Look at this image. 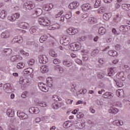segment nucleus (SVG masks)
<instances>
[{
  "instance_id": "obj_23",
  "label": "nucleus",
  "mask_w": 130,
  "mask_h": 130,
  "mask_svg": "<svg viewBox=\"0 0 130 130\" xmlns=\"http://www.w3.org/2000/svg\"><path fill=\"white\" fill-rule=\"evenodd\" d=\"M55 71H59L60 74H62L63 73V68L59 65H57L54 67Z\"/></svg>"
},
{
  "instance_id": "obj_20",
  "label": "nucleus",
  "mask_w": 130,
  "mask_h": 130,
  "mask_svg": "<svg viewBox=\"0 0 130 130\" xmlns=\"http://www.w3.org/2000/svg\"><path fill=\"white\" fill-rule=\"evenodd\" d=\"M33 69L32 68H27L24 70L23 73L25 75H31L33 73Z\"/></svg>"
},
{
  "instance_id": "obj_49",
  "label": "nucleus",
  "mask_w": 130,
  "mask_h": 130,
  "mask_svg": "<svg viewBox=\"0 0 130 130\" xmlns=\"http://www.w3.org/2000/svg\"><path fill=\"white\" fill-rule=\"evenodd\" d=\"M39 105L41 106V107H46V106H47L45 102H39Z\"/></svg>"
},
{
  "instance_id": "obj_7",
  "label": "nucleus",
  "mask_w": 130,
  "mask_h": 130,
  "mask_svg": "<svg viewBox=\"0 0 130 130\" xmlns=\"http://www.w3.org/2000/svg\"><path fill=\"white\" fill-rule=\"evenodd\" d=\"M29 79L25 76H20L19 79V83L23 85H27L29 84Z\"/></svg>"
},
{
  "instance_id": "obj_24",
  "label": "nucleus",
  "mask_w": 130,
  "mask_h": 130,
  "mask_svg": "<svg viewBox=\"0 0 130 130\" xmlns=\"http://www.w3.org/2000/svg\"><path fill=\"white\" fill-rule=\"evenodd\" d=\"M47 38H48V37H47V35H46L42 36L39 39L40 42H41V43H43L44 41L47 40Z\"/></svg>"
},
{
  "instance_id": "obj_33",
  "label": "nucleus",
  "mask_w": 130,
  "mask_h": 130,
  "mask_svg": "<svg viewBox=\"0 0 130 130\" xmlns=\"http://www.w3.org/2000/svg\"><path fill=\"white\" fill-rule=\"evenodd\" d=\"M114 73V68H110L109 70V72L108 75L109 77H112L113 76Z\"/></svg>"
},
{
  "instance_id": "obj_11",
  "label": "nucleus",
  "mask_w": 130,
  "mask_h": 130,
  "mask_svg": "<svg viewBox=\"0 0 130 130\" xmlns=\"http://www.w3.org/2000/svg\"><path fill=\"white\" fill-rule=\"evenodd\" d=\"M11 61L13 62L19 61V60H22L23 57L20 55L13 56L11 57Z\"/></svg>"
},
{
  "instance_id": "obj_35",
  "label": "nucleus",
  "mask_w": 130,
  "mask_h": 130,
  "mask_svg": "<svg viewBox=\"0 0 130 130\" xmlns=\"http://www.w3.org/2000/svg\"><path fill=\"white\" fill-rule=\"evenodd\" d=\"M105 12H106V9L104 7H101L98 10L99 14H103V13H105Z\"/></svg>"
},
{
  "instance_id": "obj_32",
  "label": "nucleus",
  "mask_w": 130,
  "mask_h": 130,
  "mask_svg": "<svg viewBox=\"0 0 130 130\" xmlns=\"http://www.w3.org/2000/svg\"><path fill=\"white\" fill-rule=\"evenodd\" d=\"M7 16V12L6 10H3L2 12L0 13V18L1 19H5Z\"/></svg>"
},
{
  "instance_id": "obj_39",
  "label": "nucleus",
  "mask_w": 130,
  "mask_h": 130,
  "mask_svg": "<svg viewBox=\"0 0 130 130\" xmlns=\"http://www.w3.org/2000/svg\"><path fill=\"white\" fill-rule=\"evenodd\" d=\"M24 67H25V64L22 62H19L17 66V69H23Z\"/></svg>"
},
{
  "instance_id": "obj_13",
  "label": "nucleus",
  "mask_w": 130,
  "mask_h": 130,
  "mask_svg": "<svg viewBox=\"0 0 130 130\" xmlns=\"http://www.w3.org/2000/svg\"><path fill=\"white\" fill-rule=\"evenodd\" d=\"M29 111L30 113H31L32 114H33L34 113L35 114H37L39 113V109L37 107H32L29 109Z\"/></svg>"
},
{
  "instance_id": "obj_59",
  "label": "nucleus",
  "mask_w": 130,
  "mask_h": 130,
  "mask_svg": "<svg viewBox=\"0 0 130 130\" xmlns=\"http://www.w3.org/2000/svg\"><path fill=\"white\" fill-rule=\"evenodd\" d=\"M116 50H120L121 49V45L118 44L115 46Z\"/></svg>"
},
{
  "instance_id": "obj_38",
  "label": "nucleus",
  "mask_w": 130,
  "mask_h": 130,
  "mask_svg": "<svg viewBox=\"0 0 130 130\" xmlns=\"http://www.w3.org/2000/svg\"><path fill=\"white\" fill-rule=\"evenodd\" d=\"M99 53V50L98 49H96L92 51L91 53V55L94 57L95 55H97Z\"/></svg>"
},
{
  "instance_id": "obj_41",
  "label": "nucleus",
  "mask_w": 130,
  "mask_h": 130,
  "mask_svg": "<svg viewBox=\"0 0 130 130\" xmlns=\"http://www.w3.org/2000/svg\"><path fill=\"white\" fill-rule=\"evenodd\" d=\"M109 15L110 14L108 13H105L103 16V18L104 19V20H105L106 21L109 20V18H110Z\"/></svg>"
},
{
  "instance_id": "obj_6",
  "label": "nucleus",
  "mask_w": 130,
  "mask_h": 130,
  "mask_svg": "<svg viewBox=\"0 0 130 130\" xmlns=\"http://www.w3.org/2000/svg\"><path fill=\"white\" fill-rule=\"evenodd\" d=\"M23 8L25 10L31 11V10H33L35 8V5L34 3H26L24 4Z\"/></svg>"
},
{
  "instance_id": "obj_53",
  "label": "nucleus",
  "mask_w": 130,
  "mask_h": 130,
  "mask_svg": "<svg viewBox=\"0 0 130 130\" xmlns=\"http://www.w3.org/2000/svg\"><path fill=\"white\" fill-rule=\"evenodd\" d=\"M98 77L99 79H103V78H104V74L99 73L98 74Z\"/></svg>"
},
{
  "instance_id": "obj_26",
  "label": "nucleus",
  "mask_w": 130,
  "mask_h": 130,
  "mask_svg": "<svg viewBox=\"0 0 130 130\" xmlns=\"http://www.w3.org/2000/svg\"><path fill=\"white\" fill-rule=\"evenodd\" d=\"M99 33L101 35H104L106 33V29L104 27H100L99 29Z\"/></svg>"
},
{
  "instance_id": "obj_14",
  "label": "nucleus",
  "mask_w": 130,
  "mask_h": 130,
  "mask_svg": "<svg viewBox=\"0 0 130 130\" xmlns=\"http://www.w3.org/2000/svg\"><path fill=\"white\" fill-rule=\"evenodd\" d=\"M63 43L65 46L67 45H69L70 43H71V39L68 37L63 36Z\"/></svg>"
},
{
  "instance_id": "obj_36",
  "label": "nucleus",
  "mask_w": 130,
  "mask_h": 130,
  "mask_svg": "<svg viewBox=\"0 0 130 130\" xmlns=\"http://www.w3.org/2000/svg\"><path fill=\"white\" fill-rule=\"evenodd\" d=\"M35 63V60L34 59H30L28 61H27V64L29 67H31Z\"/></svg>"
},
{
  "instance_id": "obj_50",
  "label": "nucleus",
  "mask_w": 130,
  "mask_h": 130,
  "mask_svg": "<svg viewBox=\"0 0 130 130\" xmlns=\"http://www.w3.org/2000/svg\"><path fill=\"white\" fill-rule=\"evenodd\" d=\"M39 87L40 90L42 91V92H47V89H46V88L44 87V86H41L39 85Z\"/></svg>"
},
{
  "instance_id": "obj_8",
  "label": "nucleus",
  "mask_w": 130,
  "mask_h": 130,
  "mask_svg": "<svg viewBox=\"0 0 130 130\" xmlns=\"http://www.w3.org/2000/svg\"><path fill=\"white\" fill-rule=\"evenodd\" d=\"M80 30L79 29L75 28H70L67 30V32L70 35H75V34H77V33H79Z\"/></svg>"
},
{
  "instance_id": "obj_1",
  "label": "nucleus",
  "mask_w": 130,
  "mask_h": 130,
  "mask_svg": "<svg viewBox=\"0 0 130 130\" xmlns=\"http://www.w3.org/2000/svg\"><path fill=\"white\" fill-rule=\"evenodd\" d=\"M38 22L40 25H42L43 26H49L50 25V21L49 20H45V17L44 15L39 16Z\"/></svg>"
},
{
  "instance_id": "obj_63",
  "label": "nucleus",
  "mask_w": 130,
  "mask_h": 130,
  "mask_svg": "<svg viewBox=\"0 0 130 130\" xmlns=\"http://www.w3.org/2000/svg\"><path fill=\"white\" fill-rule=\"evenodd\" d=\"M116 106H118V107H122V105L120 102H117L116 104Z\"/></svg>"
},
{
  "instance_id": "obj_12",
  "label": "nucleus",
  "mask_w": 130,
  "mask_h": 130,
  "mask_svg": "<svg viewBox=\"0 0 130 130\" xmlns=\"http://www.w3.org/2000/svg\"><path fill=\"white\" fill-rule=\"evenodd\" d=\"M102 97L106 99H111L113 97V94L110 92H106L102 95Z\"/></svg>"
},
{
  "instance_id": "obj_43",
  "label": "nucleus",
  "mask_w": 130,
  "mask_h": 130,
  "mask_svg": "<svg viewBox=\"0 0 130 130\" xmlns=\"http://www.w3.org/2000/svg\"><path fill=\"white\" fill-rule=\"evenodd\" d=\"M37 31V29L36 28L34 27H32L31 28L29 29V32L30 34H33L34 35H35V32Z\"/></svg>"
},
{
  "instance_id": "obj_52",
  "label": "nucleus",
  "mask_w": 130,
  "mask_h": 130,
  "mask_svg": "<svg viewBox=\"0 0 130 130\" xmlns=\"http://www.w3.org/2000/svg\"><path fill=\"white\" fill-rule=\"evenodd\" d=\"M63 14V11H61L59 13H58L57 14L55 15V18H59V17H60L61 15Z\"/></svg>"
},
{
  "instance_id": "obj_25",
  "label": "nucleus",
  "mask_w": 130,
  "mask_h": 130,
  "mask_svg": "<svg viewBox=\"0 0 130 130\" xmlns=\"http://www.w3.org/2000/svg\"><path fill=\"white\" fill-rule=\"evenodd\" d=\"M15 38L16 39V43L20 44L23 43V37H22L21 36H17L15 37Z\"/></svg>"
},
{
  "instance_id": "obj_31",
  "label": "nucleus",
  "mask_w": 130,
  "mask_h": 130,
  "mask_svg": "<svg viewBox=\"0 0 130 130\" xmlns=\"http://www.w3.org/2000/svg\"><path fill=\"white\" fill-rule=\"evenodd\" d=\"M108 54L110 56H116V55H117V52L113 50H110L108 52Z\"/></svg>"
},
{
  "instance_id": "obj_42",
  "label": "nucleus",
  "mask_w": 130,
  "mask_h": 130,
  "mask_svg": "<svg viewBox=\"0 0 130 130\" xmlns=\"http://www.w3.org/2000/svg\"><path fill=\"white\" fill-rule=\"evenodd\" d=\"M124 76V74H123V72H119L117 74L116 77L118 79H122L123 77Z\"/></svg>"
},
{
  "instance_id": "obj_64",
  "label": "nucleus",
  "mask_w": 130,
  "mask_h": 130,
  "mask_svg": "<svg viewBox=\"0 0 130 130\" xmlns=\"http://www.w3.org/2000/svg\"><path fill=\"white\" fill-rule=\"evenodd\" d=\"M10 130H18V127H15V126H12L10 128Z\"/></svg>"
},
{
  "instance_id": "obj_46",
  "label": "nucleus",
  "mask_w": 130,
  "mask_h": 130,
  "mask_svg": "<svg viewBox=\"0 0 130 130\" xmlns=\"http://www.w3.org/2000/svg\"><path fill=\"white\" fill-rule=\"evenodd\" d=\"M28 91H24L21 94V97L22 98H26V97H28L29 96Z\"/></svg>"
},
{
  "instance_id": "obj_5",
  "label": "nucleus",
  "mask_w": 130,
  "mask_h": 130,
  "mask_svg": "<svg viewBox=\"0 0 130 130\" xmlns=\"http://www.w3.org/2000/svg\"><path fill=\"white\" fill-rule=\"evenodd\" d=\"M17 116L19 117L20 119H27L28 118V115L26 114L25 113H23V111L21 110L17 111Z\"/></svg>"
},
{
  "instance_id": "obj_2",
  "label": "nucleus",
  "mask_w": 130,
  "mask_h": 130,
  "mask_svg": "<svg viewBox=\"0 0 130 130\" xmlns=\"http://www.w3.org/2000/svg\"><path fill=\"white\" fill-rule=\"evenodd\" d=\"M81 9L83 12H88V11H91L93 9V6L90 4L86 3L81 5Z\"/></svg>"
},
{
  "instance_id": "obj_3",
  "label": "nucleus",
  "mask_w": 130,
  "mask_h": 130,
  "mask_svg": "<svg viewBox=\"0 0 130 130\" xmlns=\"http://www.w3.org/2000/svg\"><path fill=\"white\" fill-rule=\"evenodd\" d=\"M38 58L40 63L45 64L48 62V58L45 55H40L38 56Z\"/></svg>"
},
{
  "instance_id": "obj_60",
  "label": "nucleus",
  "mask_w": 130,
  "mask_h": 130,
  "mask_svg": "<svg viewBox=\"0 0 130 130\" xmlns=\"http://www.w3.org/2000/svg\"><path fill=\"white\" fill-rule=\"evenodd\" d=\"M96 103L98 105H102L103 104V102L101 100H97Z\"/></svg>"
},
{
  "instance_id": "obj_4",
  "label": "nucleus",
  "mask_w": 130,
  "mask_h": 130,
  "mask_svg": "<svg viewBox=\"0 0 130 130\" xmlns=\"http://www.w3.org/2000/svg\"><path fill=\"white\" fill-rule=\"evenodd\" d=\"M20 18V14L16 13L14 14H13L12 16H9L8 17V20L11 22H15L17 19Z\"/></svg>"
},
{
  "instance_id": "obj_47",
  "label": "nucleus",
  "mask_w": 130,
  "mask_h": 130,
  "mask_svg": "<svg viewBox=\"0 0 130 130\" xmlns=\"http://www.w3.org/2000/svg\"><path fill=\"white\" fill-rule=\"evenodd\" d=\"M84 116V114H83V113L82 112H79L77 114V118H83Z\"/></svg>"
},
{
  "instance_id": "obj_37",
  "label": "nucleus",
  "mask_w": 130,
  "mask_h": 130,
  "mask_svg": "<svg viewBox=\"0 0 130 130\" xmlns=\"http://www.w3.org/2000/svg\"><path fill=\"white\" fill-rule=\"evenodd\" d=\"M63 64L66 67H71L72 63V62H71L70 61L66 60V61H63Z\"/></svg>"
},
{
  "instance_id": "obj_28",
  "label": "nucleus",
  "mask_w": 130,
  "mask_h": 130,
  "mask_svg": "<svg viewBox=\"0 0 130 130\" xmlns=\"http://www.w3.org/2000/svg\"><path fill=\"white\" fill-rule=\"evenodd\" d=\"M36 14L37 15L38 17H39V16H44L42 15V9L40 8H38L35 10Z\"/></svg>"
},
{
  "instance_id": "obj_16",
  "label": "nucleus",
  "mask_w": 130,
  "mask_h": 130,
  "mask_svg": "<svg viewBox=\"0 0 130 130\" xmlns=\"http://www.w3.org/2000/svg\"><path fill=\"white\" fill-rule=\"evenodd\" d=\"M7 114L9 117H13L15 115V111L11 108H8L7 111Z\"/></svg>"
},
{
  "instance_id": "obj_54",
  "label": "nucleus",
  "mask_w": 130,
  "mask_h": 130,
  "mask_svg": "<svg viewBox=\"0 0 130 130\" xmlns=\"http://www.w3.org/2000/svg\"><path fill=\"white\" fill-rule=\"evenodd\" d=\"M98 62H99L101 64H103L104 63L105 60L103 58H100L98 60Z\"/></svg>"
},
{
  "instance_id": "obj_29",
  "label": "nucleus",
  "mask_w": 130,
  "mask_h": 130,
  "mask_svg": "<svg viewBox=\"0 0 130 130\" xmlns=\"http://www.w3.org/2000/svg\"><path fill=\"white\" fill-rule=\"evenodd\" d=\"M114 122L117 126H121V125H123V121L120 120H116Z\"/></svg>"
},
{
  "instance_id": "obj_10",
  "label": "nucleus",
  "mask_w": 130,
  "mask_h": 130,
  "mask_svg": "<svg viewBox=\"0 0 130 130\" xmlns=\"http://www.w3.org/2000/svg\"><path fill=\"white\" fill-rule=\"evenodd\" d=\"M11 84L10 83H5L3 86V89L6 93H12V90L10 89Z\"/></svg>"
},
{
  "instance_id": "obj_15",
  "label": "nucleus",
  "mask_w": 130,
  "mask_h": 130,
  "mask_svg": "<svg viewBox=\"0 0 130 130\" xmlns=\"http://www.w3.org/2000/svg\"><path fill=\"white\" fill-rule=\"evenodd\" d=\"M18 26L21 29H27L29 24L27 22H20L18 24Z\"/></svg>"
},
{
  "instance_id": "obj_9",
  "label": "nucleus",
  "mask_w": 130,
  "mask_h": 130,
  "mask_svg": "<svg viewBox=\"0 0 130 130\" xmlns=\"http://www.w3.org/2000/svg\"><path fill=\"white\" fill-rule=\"evenodd\" d=\"M79 5H80L79 2L77 1L73 2L69 4V8L70 10H75V9H77L79 7Z\"/></svg>"
},
{
  "instance_id": "obj_34",
  "label": "nucleus",
  "mask_w": 130,
  "mask_h": 130,
  "mask_svg": "<svg viewBox=\"0 0 130 130\" xmlns=\"http://www.w3.org/2000/svg\"><path fill=\"white\" fill-rule=\"evenodd\" d=\"M49 55L50 56H52V57H56V56H57V53H56L55 51L53 50H51L50 51Z\"/></svg>"
},
{
  "instance_id": "obj_61",
  "label": "nucleus",
  "mask_w": 130,
  "mask_h": 130,
  "mask_svg": "<svg viewBox=\"0 0 130 130\" xmlns=\"http://www.w3.org/2000/svg\"><path fill=\"white\" fill-rule=\"evenodd\" d=\"M41 121V118L40 117H37V118L35 119V122L37 123H39V122H40Z\"/></svg>"
},
{
  "instance_id": "obj_55",
  "label": "nucleus",
  "mask_w": 130,
  "mask_h": 130,
  "mask_svg": "<svg viewBox=\"0 0 130 130\" xmlns=\"http://www.w3.org/2000/svg\"><path fill=\"white\" fill-rule=\"evenodd\" d=\"M82 57L83 60H84V61H86V60H88V58H89L88 55H83Z\"/></svg>"
},
{
  "instance_id": "obj_19",
  "label": "nucleus",
  "mask_w": 130,
  "mask_h": 130,
  "mask_svg": "<svg viewBox=\"0 0 130 130\" xmlns=\"http://www.w3.org/2000/svg\"><path fill=\"white\" fill-rule=\"evenodd\" d=\"M74 123V121H67L65 122L64 123H63V126L65 128H69V127H70L72 125L71 123Z\"/></svg>"
},
{
  "instance_id": "obj_17",
  "label": "nucleus",
  "mask_w": 130,
  "mask_h": 130,
  "mask_svg": "<svg viewBox=\"0 0 130 130\" xmlns=\"http://www.w3.org/2000/svg\"><path fill=\"white\" fill-rule=\"evenodd\" d=\"M116 94L118 97H124V92L123 91V89H118L116 91Z\"/></svg>"
},
{
  "instance_id": "obj_40",
  "label": "nucleus",
  "mask_w": 130,
  "mask_h": 130,
  "mask_svg": "<svg viewBox=\"0 0 130 130\" xmlns=\"http://www.w3.org/2000/svg\"><path fill=\"white\" fill-rule=\"evenodd\" d=\"M96 19L94 17L89 18L88 19V22L90 23V24H95L96 23Z\"/></svg>"
},
{
  "instance_id": "obj_27",
  "label": "nucleus",
  "mask_w": 130,
  "mask_h": 130,
  "mask_svg": "<svg viewBox=\"0 0 130 130\" xmlns=\"http://www.w3.org/2000/svg\"><path fill=\"white\" fill-rule=\"evenodd\" d=\"M41 71L43 74H44V73H48V67L47 66H42L41 67Z\"/></svg>"
},
{
  "instance_id": "obj_30",
  "label": "nucleus",
  "mask_w": 130,
  "mask_h": 130,
  "mask_svg": "<svg viewBox=\"0 0 130 130\" xmlns=\"http://www.w3.org/2000/svg\"><path fill=\"white\" fill-rule=\"evenodd\" d=\"M100 7H101V1L96 0L94 7L95 8V9H96L97 8H100Z\"/></svg>"
},
{
  "instance_id": "obj_56",
  "label": "nucleus",
  "mask_w": 130,
  "mask_h": 130,
  "mask_svg": "<svg viewBox=\"0 0 130 130\" xmlns=\"http://www.w3.org/2000/svg\"><path fill=\"white\" fill-rule=\"evenodd\" d=\"M66 103H67V104H69V105H71L72 103H73V102L74 101L73 100H71L69 99H67L66 100Z\"/></svg>"
},
{
  "instance_id": "obj_45",
  "label": "nucleus",
  "mask_w": 130,
  "mask_h": 130,
  "mask_svg": "<svg viewBox=\"0 0 130 130\" xmlns=\"http://www.w3.org/2000/svg\"><path fill=\"white\" fill-rule=\"evenodd\" d=\"M53 63H54V64H59V63H60L61 61L59 59H58L57 58H55L53 59Z\"/></svg>"
},
{
  "instance_id": "obj_48",
  "label": "nucleus",
  "mask_w": 130,
  "mask_h": 130,
  "mask_svg": "<svg viewBox=\"0 0 130 130\" xmlns=\"http://www.w3.org/2000/svg\"><path fill=\"white\" fill-rule=\"evenodd\" d=\"M119 30L121 32H125V25H121L119 27Z\"/></svg>"
},
{
  "instance_id": "obj_22",
  "label": "nucleus",
  "mask_w": 130,
  "mask_h": 130,
  "mask_svg": "<svg viewBox=\"0 0 130 130\" xmlns=\"http://www.w3.org/2000/svg\"><path fill=\"white\" fill-rule=\"evenodd\" d=\"M12 49H5L4 50L3 52L5 54V55H11L12 52Z\"/></svg>"
},
{
  "instance_id": "obj_57",
  "label": "nucleus",
  "mask_w": 130,
  "mask_h": 130,
  "mask_svg": "<svg viewBox=\"0 0 130 130\" xmlns=\"http://www.w3.org/2000/svg\"><path fill=\"white\" fill-rule=\"evenodd\" d=\"M66 19H67L68 20L69 19H70V18H72V14L69 13L67 14L65 16Z\"/></svg>"
},
{
  "instance_id": "obj_18",
  "label": "nucleus",
  "mask_w": 130,
  "mask_h": 130,
  "mask_svg": "<svg viewBox=\"0 0 130 130\" xmlns=\"http://www.w3.org/2000/svg\"><path fill=\"white\" fill-rule=\"evenodd\" d=\"M109 113L111 114H116L118 113V109L114 107H111L109 110Z\"/></svg>"
},
{
  "instance_id": "obj_62",
  "label": "nucleus",
  "mask_w": 130,
  "mask_h": 130,
  "mask_svg": "<svg viewBox=\"0 0 130 130\" xmlns=\"http://www.w3.org/2000/svg\"><path fill=\"white\" fill-rule=\"evenodd\" d=\"M128 30H130V26L125 25V31H127Z\"/></svg>"
},
{
  "instance_id": "obj_21",
  "label": "nucleus",
  "mask_w": 130,
  "mask_h": 130,
  "mask_svg": "<svg viewBox=\"0 0 130 130\" xmlns=\"http://www.w3.org/2000/svg\"><path fill=\"white\" fill-rule=\"evenodd\" d=\"M1 37L2 38H9L10 37V32L8 31H5L2 33L1 34Z\"/></svg>"
},
{
  "instance_id": "obj_44",
  "label": "nucleus",
  "mask_w": 130,
  "mask_h": 130,
  "mask_svg": "<svg viewBox=\"0 0 130 130\" xmlns=\"http://www.w3.org/2000/svg\"><path fill=\"white\" fill-rule=\"evenodd\" d=\"M53 100L54 101H61V98L56 95H53Z\"/></svg>"
},
{
  "instance_id": "obj_51",
  "label": "nucleus",
  "mask_w": 130,
  "mask_h": 130,
  "mask_svg": "<svg viewBox=\"0 0 130 130\" xmlns=\"http://www.w3.org/2000/svg\"><path fill=\"white\" fill-rule=\"evenodd\" d=\"M35 43L34 41H28L26 43V45L27 46H31V45H34Z\"/></svg>"
},
{
  "instance_id": "obj_58",
  "label": "nucleus",
  "mask_w": 130,
  "mask_h": 130,
  "mask_svg": "<svg viewBox=\"0 0 130 130\" xmlns=\"http://www.w3.org/2000/svg\"><path fill=\"white\" fill-rule=\"evenodd\" d=\"M75 46L76 47V49L78 50H80V49H81V45L80 44V43H77V44H74Z\"/></svg>"
}]
</instances>
